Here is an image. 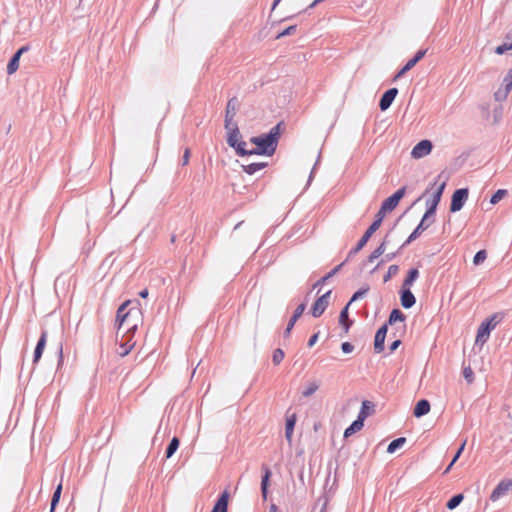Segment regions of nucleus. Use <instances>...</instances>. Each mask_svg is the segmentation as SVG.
Returning a JSON list of instances; mask_svg holds the SVG:
<instances>
[{
  "label": "nucleus",
  "instance_id": "f257e3e1",
  "mask_svg": "<svg viewBox=\"0 0 512 512\" xmlns=\"http://www.w3.org/2000/svg\"><path fill=\"white\" fill-rule=\"evenodd\" d=\"M138 306V300H126L122 304H120V306L117 309L115 319L117 335L126 324H130L131 322H134L139 319L141 310Z\"/></svg>",
  "mask_w": 512,
  "mask_h": 512
},
{
  "label": "nucleus",
  "instance_id": "f03ea898",
  "mask_svg": "<svg viewBox=\"0 0 512 512\" xmlns=\"http://www.w3.org/2000/svg\"><path fill=\"white\" fill-rule=\"evenodd\" d=\"M284 128V121H280L275 126H273L267 133L261 134V140L258 147L262 151L263 156L270 157L274 155Z\"/></svg>",
  "mask_w": 512,
  "mask_h": 512
},
{
  "label": "nucleus",
  "instance_id": "7ed1b4c3",
  "mask_svg": "<svg viewBox=\"0 0 512 512\" xmlns=\"http://www.w3.org/2000/svg\"><path fill=\"white\" fill-rule=\"evenodd\" d=\"M502 318L503 316L500 313H494L481 322L477 329L474 347H479V349L483 347V345L488 341L491 331L502 320Z\"/></svg>",
  "mask_w": 512,
  "mask_h": 512
},
{
  "label": "nucleus",
  "instance_id": "20e7f679",
  "mask_svg": "<svg viewBox=\"0 0 512 512\" xmlns=\"http://www.w3.org/2000/svg\"><path fill=\"white\" fill-rule=\"evenodd\" d=\"M382 222L374 217L373 222L369 225L366 231L363 233L357 244L348 252L346 261L352 259L357 253H359L368 243L372 235L380 228Z\"/></svg>",
  "mask_w": 512,
  "mask_h": 512
},
{
  "label": "nucleus",
  "instance_id": "39448f33",
  "mask_svg": "<svg viewBox=\"0 0 512 512\" xmlns=\"http://www.w3.org/2000/svg\"><path fill=\"white\" fill-rule=\"evenodd\" d=\"M468 196L469 189L467 187L456 189L451 196L450 212L456 213L460 211L468 200Z\"/></svg>",
  "mask_w": 512,
  "mask_h": 512
},
{
  "label": "nucleus",
  "instance_id": "423d86ee",
  "mask_svg": "<svg viewBox=\"0 0 512 512\" xmlns=\"http://www.w3.org/2000/svg\"><path fill=\"white\" fill-rule=\"evenodd\" d=\"M332 294V290H328L323 295L319 296L312 304L310 313L314 318H319L323 315L327 307L329 306V300Z\"/></svg>",
  "mask_w": 512,
  "mask_h": 512
},
{
  "label": "nucleus",
  "instance_id": "0eeeda50",
  "mask_svg": "<svg viewBox=\"0 0 512 512\" xmlns=\"http://www.w3.org/2000/svg\"><path fill=\"white\" fill-rule=\"evenodd\" d=\"M428 49H419L414 56L409 59L406 64L399 69L396 74L394 75L393 80L396 81L399 78L403 77L408 71H410L420 60L423 59V57L426 55Z\"/></svg>",
  "mask_w": 512,
  "mask_h": 512
},
{
  "label": "nucleus",
  "instance_id": "6e6552de",
  "mask_svg": "<svg viewBox=\"0 0 512 512\" xmlns=\"http://www.w3.org/2000/svg\"><path fill=\"white\" fill-rule=\"evenodd\" d=\"M261 471H262L261 483H260L261 496H262L263 501H267L268 495H269V487L271 484L272 471H271L270 467L266 464L262 465Z\"/></svg>",
  "mask_w": 512,
  "mask_h": 512
},
{
  "label": "nucleus",
  "instance_id": "1a4fd4ad",
  "mask_svg": "<svg viewBox=\"0 0 512 512\" xmlns=\"http://www.w3.org/2000/svg\"><path fill=\"white\" fill-rule=\"evenodd\" d=\"M433 144L428 139L419 141L411 150V157L414 159H421L431 153Z\"/></svg>",
  "mask_w": 512,
  "mask_h": 512
},
{
  "label": "nucleus",
  "instance_id": "9d476101",
  "mask_svg": "<svg viewBox=\"0 0 512 512\" xmlns=\"http://www.w3.org/2000/svg\"><path fill=\"white\" fill-rule=\"evenodd\" d=\"M434 221L435 219L427 220L424 217H422L419 224L415 227V229L411 232V234L403 243V246H408L413 241H415L425 230H427L431 226V224Z\"/></svg>",
  "mask_w": 512,
  "mask_h": 512
},
{
  "label": "nucleus",
  "instance_id": "9b49d317",
  "mask_svg": "<svg viewBox=\"0 0 512 512\" xmlns=\"http://www.w3.org/2000/svg\"><path fill=\"white\" fill-rule=\"evenodd\" d=\"M305 309H306V303H301L296 307V309L294 310L292 316L290 317V319L287 323L286 328L284 329V332H283L284 338L290 337L291 332H292L296 322L303 315Z\"/></svg>",
  "mask_w": 512,
  "mask_h": 512
},
{
  "label": "nucleus",
  "instance_id": "f8f14e48",
  "mask_svg": "<svg viewBox=\"0 0 512 512\" xmlns=\"http://www.w3.org/2000/svg\"><path fill=\"white\" fill-rule=\"evenodd\" d=\"M389 327L384 323L377 329L374 337V352L381 353L385 349V339L388 333Z\"/></svg>",
  "mask_w": 512,
  "mask_h": 512
},
{
  "label": "nucleus",
  "instance_id": "ddd939ff",
  "mask_svg": "<svg viewBox=\"0 0 512 512\" xmlns=\"http://www.w3.org/2000/svg\"><path fill=\"white\" fill-rule=\"evenodd\" d=\"M510 490H512V479H503L493 489L490 500L495 502Z\"/></svg>",
  "mask_w": 512,
  "mask_h": 512
},
{
  "label": "nucleus",
  "instance_id": "4468645a",
  "mask_svg": "<svg viewBox=\"0 0 512 512\" xmlns=\"http://www.w3.org/2000/svg\"><path fill=\"white\" fill-rule=\"evenodd\" d=\"M399 90L396 87H392L387 89L381 96L379 100V108L381 111H386L390 108L392 103L394 102L396 96L398 95Z\"/></svg>",
  "mask_w": 512,
  "mask_h": 512
},
{
  "label": "nucleus",
  "instance_id": "2eb2a0df",
  "mask_svg": "<svg viewBox=\"0 0 512 512\" xmlns=\"http://www.w3.org/2000/svg\"><path fill=\"white\" fill-rule=\"evenodd\" d=\"M399 202H397L391 195L387 197L380 206V209L377 211L374 217L383 222L386 213L392 212L397 206Z\"/></svg>",
  "mask_w": 512,
  "mask_h": 512
},
{
  "label": "nucleus",
  "instance_id": "dca6fc26",
  "mask_svg": "<svg viewBox=\"0 0 512 512\" xmlns=\"http://www.w3.org/2000/svg\"><path fill=\"white\" fill-rule=\"evenodd\" d=\"M401 306L404 309H410L416 304V297L412 293L411 288L401 287L399 290Z\"/></svg>",
  "mask_w": 512,
  "mask_h": 512
},
{
  "label": "nucleus",
  "instance_id": "f3484780",
  "mask_svg": "<svg viewBox=\"0 0 512 512\" xmlns=\"http://www.w3.org/2000/svg\"><path fill=\"white\" fill-rule=\"evenodd\" d=\"M230 494L228 490H224L217 497L211 512H228Z\"/></svg>",
  "mask_w": 512,
  "mask_h": 512
},
{
  "label": "nucleus",
  "instance_id": "a211bd4d",
  "mask_svg": "<svg viewBox=\"0 0 512 512\" xmlns=\"http://www.w3.org/2000/svg\"><path fill=\"white\" fill-rule=\"evenodd\" d=\"M349 307L350 303H347L340 311L339 314V325L344 330V333H348L351 326L354 324V320L349 318Z\"/></svg>",
  "mask_w": 512,
  "mask_h": 512
},
{
  "label": "nucleus",
  "instance_id": "6ab92c4d",
  "mask_svg": "<svg viewBox=\"0 0 512 512\" xmlns=\"http://www.w3.org/2000/svg\"><path fill=\"white\" fill-rule=\"evenodd\" d=\"M346 259L340 263L339 265L335 266L332 270H330L327 274H325L323 277L318 279L312 286V289L321 288L330 278L334 277L341 269L342 267L347 263Z\"/></svg>",
  "mask_w": 512,
  "mask_h": 512
},
{
  "label": "nucleus",
  "instance_id": "aec40b11",
  "mask_svg": "<svg viewBox=\"0 0 512 512\" xmlns=\"http://www.w3.org/2000/svg\"><path fill=\"white\" fill-rule=\"evenodd\" d=\"M431 405L427 399H420L414 406L413 415L416 418H421L430 412Z\"/></svg>",
  "mask_w": 512,
  "mask_h": 512
},
{
  "label": "nucleus",
  "instance_id": "412c9836",
  "mask_svg": "<svg viewBox=\"0 0 512 512\" xmlns=\"http://www.w3.org/2000/svg\"><path fill=\"white\" fill-rule=\"evenodd\" d=\"M297 422V415L296 413H292L291 415L286 416L285 420V438L286 440L291 443L295 425Z\"/></svg>",
  "mask_w": 512,
  "mask_h": 512
},
{
  "label": "nucleus",
  "instance_id": "4be33fe9",
  "mask_svg": "<svg viewBox=\"0 0 512 512\" xmlns=\"http://www.w3.org/2000/svg\"><path fill=\"white\" fill-rule=\"evenodd\" d=\"M374 412L375 404L369 400H363L357 417L365 422V419L371 416Z\"/></svg>",
  "mask_w": 512,
  "mask_h": 512
},
{
  "label": "nucleus",
  "instance_id": "5701e85b",
  "mask_svg": "<svg viewBox=\"0 0 512 512\" xmlns=\"http://www.w3.org/2000/svg\"><path fill=\"white\" fill-rule=\"evenodd\" d=\"M406 318V315L399 308H393L384 324L388 327L393 326L396 322H405Z\"/></svg>",
  "mask_w": 512,
  "mask_h": 512
},
{
  "label": "nucleus",
  "instance_id": "b1692460",
  "mask_svg": "<svg viewBox=\"0 0 512 512\" xmlns=\"http://www.w3.org/2000/svg\"><path fill=\"white\" fill-rule=\"evenodd\" d=\"M420 272L417 267H412L407 271L401 287L411 288L416 280L419 278Z\"/></svg>",
  "mask_w": 512,
  "mask_h": 512
},
{
  "label": "nucleus",
  "instance_id": "393cba45",
  "mask_svg": "<svg viewBox=\"0 0 512 512\" xmlns=\"http://www.w3.org/2000/svg\"><path fill=\"white\" fill-rule=\"evenodd\" d=\"M364 427V421L359 419L358 417L344 430V438L347 439L351 435L360 431Z\"/></svg>",
  "mask_w": 512,
  "mask_h": 512
},
{
  "label": "nucleus",
  "instance_id": "a878e982",
  "mask_svg": "<svg viewBox=\"0 0 512 512\" xmlns=\"http://www.w3.org/2000/svg\"><path fill=\"white\" fill-rule=\"evenodd\" d=\"M241 138L242 136L239 127L237 123H234L232 128L230 129V132H227L226 141L228 146L231 147L232 145H235V143Z\"/></svg>",
  "mask_w": 512,
  "mask_h": 512
},
{
  "label": "nucleus",
  "instance_id": "bb28decb",
  "mask_svg": "<svg viewBox=\"0 0 512 512\" xmlns=\"http://www.w3.org/2000/svg\"><path fill=\"white\" fill-rule=\"evenodd\" d=\"M512 50V30L506 34L505 36V42H503L501 45H498L494 52L497 55H503L507 51Z\"/></svg>",
  "mask_w": 512,
  "mask_h": 512
},
{
  "label": "nucleus",
  "instance_id": "cd10ccee",
  "mask_svg": "<svg viewBox=\"0 0 512 512\" xmlns=\"http://www.w3.org/2000/svg\"><path fill=\"white\" fill-rule=\"evenodd\" d=\"M239 107H240V101L238 100V98L236 96H233L227 102L225 115H228V116L231 115L232 117H234L236 115Z\"/></svg>",
  "mask_w": 512,
  "mask_h": 512
},
{
  "label": "nucleus",
  "instance_id": "c85d7f7f",
  "mask_svg": "<svg viewBox=\"0 0 512 512\" xmlns=\"http://www.w3.org/2000/svg\"><path fill=\"white\" fill-rule=\"evenodd\" d=\"M180 446V440L177 436H174L165 449V459L171 458Z\"/></svg>",
  "mask_w": 512,
  "mask_h": 512
},
{
  "label": "nucleus",
  "instance_id": "c756f323",
  "mask_svg": "<svg viewBox=\"0 0 512 512\" xmlns=\"http://www.w3.org/2000/svg\"><path fill=\"white\" fill-rule=\"evenodd\" d=\"M438 205V202L428 199L426 201V210L422 217H424L427 220L434 219Z\"/></svg>",
  "mask_w": 512,
  "mask_h": 512
},
{
  "label": "nucleus",
  "instance_id": "7c9ffc66",
  "mask_svg": "<svg viewBox=\"0 0 512 512\" xmlns=\"http://www.w3.org/2000/svg\"><path fill=\"white\" fill-rule=\"evenodd\" d=\"M267 165H268V163H266V162H255V163H250L248 165H242V169L248 175H253L256 172H258L259 170L267 167Z\"/></svg>",
  "mask_w": 512,
  "mask_h": 512
},
{
  "label": "nucleus",
  "instance_id": "2f4dec72",
  "mask_svg": "<svg viewBox=\"0 0 512 512\" xmlns=\"http://www.w3.org/2000/svg\"><path fill=\"white\" fill-rule=\"evenodd\" d=\"M385 252L384 250V244H379V246L371 252V254L367 257V259L365 261L362 262V268L361 270H363V268L367 265V263H372L374 262L376 259H378L381 255H383Z\"/></svg>",
  "mask_w": 512,
  "mask_h": 512
},
{
  "label": "nucleus",
  "instance_id": "473e14b6",
  "mask_svg": "<svg viewBox=\"0 0 512 512\" xmlns=\"http://www.w3.org/2000/svg\"><path fill=\"white\" fill-rule=\"evenodd\" d=\"M20 56L16 53H14L11 58L9 59L8 61V64H7V67H6V71H7V74L8 75H12L14 74L18 68H19V63H20Z\"/></svg>",
  "mask_w": 512,
  "mask_h": 512
},
{
  "label": "nucleus",
  "instance_id": "72a5a7b5",
  "mask_svg": "<svg viewBox=\"0 0 512 512\" xmlns=\"http://www.w3.org/2000/svg\"><path fill=\"white\" fill-rule=\"evenodd\" d=\"M62 493V482H60L55 488L50 502V512H54L61 498Z\"/></svg>",
  "mask_w": 512,
  "mask_h": 512
},
{
  "label": "nucleus",
  "instance_id": "f704fd0d",
  "mask_svg": "<svg viewBox=\"0 0 512 512\" xmlns=\"http://www.w3.org/2000/svg\"><path fill=\"white\" fill-rule=\"evenodd\" d=\"M406 441H407V439L405 437H398V438L392 440L387 447V452L389 454L395 453L398 449H400L406 443Z\"/></svg>",
  "mask_w": 512,
  "mask_h": 512
},
{
  "label": "nucleus",
  "instance_id": "c9c22d12",
  "mask_svg": "<svg viewBox=\"0 0 512 512\" xmlns=\"http://www.w3.org/2000/svg\"><path fill=\"white\" fill-rule=\"evenodd\" d=\"M463 500L464 495L462 493H457L446 502V508L448 510H454L462 503Z\"/></svg>",
  "mask_w": 512,
  "mask_h": 512
},
{
  "label": "nucleus",
  "instance_id": "e433bc0d",
  "mask_svg": "<svg viewBox=\"0 0 512 512\" xmlns=\"http://www.w3.org/2000/svg\"><path fill=\"white\" fill-rule=\"evenodd\" d=\"M231 148H233L235 153L240 157H244L248 153V149H246V142L242 139H239L235 145L231 146Z\"/></svg>",
  "mask_w": 512,
  "mask_h": 512
},
{
  "label": "nucleus",
  "instance_id": "4c0bfd02",
  "mask_svg": "<svg viewBox=\"0 0 512 512\" xmlns=\"http://www.w3.org/2000/svg\"><path fill=\"white\" fill-rule=\"evenodd\" d=\"M369 290H370L369 285L362 286L356 292L353 293V295L351 296V298L348 301V303L351 304L352 302L357 301V300L363 298L369 292Z\"/></svg>",
  "mask_w": 512,
  "mask_h": 512
},
{
  "label": "nucleus",
  "instance_id": "58836bf2",
  "mask_svg": "<svg viewBox=\"0 0 512 512\" xmlns=\"http://www.w3.org/2000/svg\"><path fill=\"white\" fill-rule=\"evenodd\" d=\"M501 88H503V90L506 91V93H508V94L511 91V89H512V68L509 69L507 74L504 76Z\"/></svg>",
  "mask_w": 512,
  "mask_h": 512
},
{
  "label": "nucleus",
  "instance_id": "ea45409f",
  "mask_svg": "<svg viewBox=\"0 0 512 512\" xmlns=\"http://www.w3.org/2000/svg\"><path fill=\"white\" fill-rule=\"evenodd\" d=\"M508 191L506 189H498L494 192L490 198V203L492 205H496L499 201H501L506 195Z\"/></svg>",
  "mask_w": 512,
  "mask_h": 512
},
{
  "label": "nucleus",
  "instance_id": "a19ab883",
  "mask_svg": "<svg viewBox=\"0 0 512 512\" xmlns=\"http://www.w3.org/2000/svg\"><path fill=\"white\" fill-rule=\"evenodd\" d=\"M446 181H443L433 192L431 200L436 201L440 203L442 199V195L444 193L445 187H446Z\"/></svg>",
  "mask_w": 512,
  "mask_h": 512
},
{
  "label": "nucleus",
  "instance_id": "79ce46f5",
  "mask_svg": "<svg viewBox=\"0 0 512 512\" xmlns=\"http://www.w3.org/2000/svg\"><path fill=\"white\" fill-rule=\"evenodd\" d=\"M487 258V252L484 249H481L476 252V254L473 257V264L475 266L481 265Z\"/></svg>",
  "mask_w": 512,
  "mask_h": 512
},
{
  "label": "nucleus",
  "instance_id": "37998d69",
  "mask_svg": "<svg viewBox=\"0 0 512 512\" xmlns=\"http://www.w3.org/2000/svg\"><path fill=\"white\" fill-rule=\"evenodd\" d=\"M285 357V353L281 348H276L272 354V362L274 365H279Z\"/></svg>",
  "mask_w": 512,
  "mask_h": 512
},
{
  "label": "nucleus",
  "instance_id": "c03bdc74",
  "mask_svg": "<svg viewBox=\"0 0 512 512\" xmlns=\"http://www.w3.org/2000/svg\"><path fill=\"white\" fill-rule=\"evenodd\" d=\"M319 388L317 382L313 381L308 384V386L302 391L303 397H310L313 395Z\"/></svg>",
  "mask_w": 512,
  "mask_h": 512
},
{
  "label": "nucleus",
  "instance_id": "a18cd8bd",
  "mask_svg": "<svg viewBox=\"0 0 512 512\" xmlns=\"http://www.w3.org/2000/svg\"><path fill=\"white\" fill-rule=\"evenodd\" d=\"M399 271V266L396 264L390 265L387 273L383 277L384 282H388L393 276H395Z\"/></svg>",
  "mask_w": 512,
  "mask_h": 512
},
{
  "label": "nucleus",
  "instance_id": "49530a36",
  "mask_svg": "<svg viewBox=\"0 0 512 512\" xmlns=\"http://www.w3.org/2000/svg\"><path fill=\"white\" fill-rule=\"evenodd\" d=\"M44 348L41 347V346H38L36 344L35 346V349H34V352H33V359H32V364L33 366H35L36 364H38V362L40 361L42 355H43V352H44Z\"/></svg>",
  "mask_w": 512,
  "mask_h": 512
},
{
  "label": "nucleus",
  "instance_id": "de8ad7c7",
  "mask_svg": "<svg viewBox=\"0 0 512 512\" xmlns=\"http://www.w3.org/2000/svg\"><path fill=\"white\" fill-rule=\"evenodd\" d=\"M296 29H297V25H291V26L285 28L284 30H282L281 32H279L275 38L281 39L283 37L290 36L295 33Z\"/></svg>",
  "mask_w": 512,
  "mask_h": 512
},
{
  "label": "nucleus",
  "instance_id": "09e8293b",
  "mask_svg": "<svg viewBox=\"0 0 512 512\" xmlns=\"http://www.w3.org/2000/svg\"><path fill=\"white\" fill-rule=\"evenodd\" d=\"M397 257V253H394V252H390V253H387L385 254L384 256V259H382L372 270H371V273H374L378 268L379 266L384 262V261H392L394 260L395 258Z\"/></svg>",
  "mask_w": 512,
  "mask_h": 512
},
{
  "label": "nucleus",
  "instance_id": "8fccbe9b",
  "mask_svg": "<svg viewBox=\"0 0 512 512\" xmlns=\"http://www.w3.org/2000/svg\"><path fill=\"white\" fill-rule=\"evenodd\" d=\"M47 338H48V331L46 329H42L40 337H39V339H38L36 344L38 346H41V347H43L45 349L46 344H47Z\"/></svg>",
  "mask_w": 512,
  "mask_h": 512
},
{
  "label": "nucleus",
  "instance_id": "3c124183",
  "mask_svg": "<svg viewBox=\"0 0 512 512\" xmlns=\"http://www.w3.org/2000/svg\"><path fill=\"white\" fill-rule=\"evenodd\" d=\"M463 377L468 383H472L474 381V372L470 366L463 369Z\"/></svg>",
  "mask_w": 512,
  "mask_h": 512
},
{
  "label": "nucleus",
  "instance_id": "603ef678",
  "mask_svg": "<svg viewBox=\"0 0 512 512\" xmlns=\"http://www.w3.org/2000/svg\"><path fill=\"white\" fill-rule=\"evenodd\" d=\"M405 194H406V186H403V187L399 188L398 190H396L391 196L397 202H400L402 200V198L405 196Z\"/></svg>",
  "mask_w": 512,
  "mask_h": 512
},
{
  "label": "nucleus",
  "instance_id": "864d4df0",
  "mask_svg": "<svg viewBox=\"0 0 512 512\" xmlns=\"http://www.w3.org/2000/svg\"><path fill=\"white\" fill-rule=\"evenodd\" d=\"M465 445H466V440H464L462 442V444L458 447L457 451L455 452L453 458H452V464H455L458 459L460 458V456L462 455L464 449H465Z\"/></svg>",
  "mask_w": 512,
  "mask_h": 512
},
{
  "label": "nucleus",
  "instance_id": "5fc2aeb1",
  "mask_svg": "<svg viewBox=\"0 0 512 512\" xmlns=\"http://www.w3.org/2000/svg\"><path fill=\"white\" fill-rule=\"evenodd\" d=\"M190 156H191V150H190V148L187 147V148H185L182 159L180 160V165L186 166L189 163Z\"/></svg>",
  "mask_w": 512,
  "mask_h": 512
},
{
  "label": "nucleus",
  "instance_id": "6e6d98bb",
  "mask_svg": "<svg viewBox=\"0 0 512 512\" xmlns=\"http://www.w3.org/2000/svg\"><path fill=\"white\" fill-rule=\"evenodd\" d=\"M508 96V93L503 90V88H499L495 93L494 97L496 101H504Z\"/></svg>",
  "mask_w": 512,
  "mask_h": 512
},
{
  "label": "nucleus",
  "instance_id": "4d7b16f0",
  "mask_svg": "<svg viewBox=\"0 0 512 512\" xmlns=\"http://www.w3.org/2000/svg\"><path fill=\"white\" fill-rule=\"evenodd\" d=\"M341 350L344 354H349L354 350V345L351 342H343L341 343Z\"/></svg>",
  "mask_w": 512,
  "mask_h": 512
},
{
  "label": "nucleus",
  "instance_id": "13d9d810",
  "mask_svg": "<svg viewBox=\"0 0 512 512\" xmlns=\"http://www.w3.org/2000/svg\"><path fill=\"white\" fill-rule=\"evenodd\" d=\"M321 502H322V506H321L320 512H326L327 505H328V502H329V498L324 494V495H322L321 497L318 498L317 504H319Z\"/></svg>",
  "mask_w": 512,
  "mask_h": 512
},
{
  "label": "nucleus",
  "instance_id": "bf43d9fd",
  "mask_svg": "<svg viewBox=\"0 0 512 512\" xmlns=\"http://www.w3.org/2000/svg\"><path fill=\"white\" fill-rule=\"evenodd\" d=\"M132 348V345H128L127 343H121L120 344V351H118V354L121 356V357H124L126 356L130 350Z\"/></svg>",
  "mask_w": 512,
  "mask_h": 512
},
{
  "label": "nucleus",
  "instance_id": "052dcab7",
  "mask_svg": "<svg viewBox=\"0 0 512 512\" xmlns=\"http://www.w3.org/2000/svg\"><path fill=\"white\" fill-rule=\"evenodd\" d=\"M57 355H58V368L63 364V344L60 341L57 345Z\"/></svg>",
  "mask_w": 512,
  "mask_h": 512
},
{
  "label": "nucleus",
  "instance_id": "680f3d73",
  "mask_svg": "<svg viewBox=\"0 0 512 512\" xmlns=\"http://www.w3.org/2000/svg\"><path fill=\"white\" fill-rule=\"evenodd\" d=\"M233 118L231 115H225V120H224V127L225 129L227 130V132H230V129L232 128L233 124L235 122H233Z\"/></svg>",
  "mask_w": 512,
  "mask_h": 512
},
{
  "label": "nucleus",
  "instance_id": "e2e57ef3",
  "mask_svg": "<svg viewBox=\"0 0 512 512\" xmlns=\"http://www.w3.org/2000/svg\"><path fill=\"white\" fill-rule=\"evenodd\" d=\"M126 331L125 333L131 334L134 333L138 328V320L131 322L130 324H126Z\"/></svg>",
  "mask_w": 512,
  "mask_h": 512
},
{
  "label": "nucleus",
  "instance_id": "0e129e2a",
  "mask_svg": "<svg viewBox=\"0 0 512 512\" xmlns=\"http://www.w3.org/2000/svg\"><path fill=\"white\" fill-rule=\"evenodd\" d=\"M319 334H320V332H315L310 336V338L307 342V346L309 348L313 347L316 344V342L318 341V338H319Z\"/></svg>",
  "mask_w": 512,
  "mask_h": 512
},
{
  "label": "nucleus",
  "instance_id": "69168bd1",
  "mask_svg": "<svg viewBox=\"0 0 512 512\" xmlns=\"http://www.w3.org/2000/svg\"><path fill=\"white\" fill-rule=\"evenodd\" d=\"M402 216H400L396 222L394 223V225L392 226V228L390 229V231L385 235L383 241L380 243V244H384V250H386V247H387V244L389 243V240H388V237H389V234L390 232L396 227V225L398 224V222L400 221Z\"/></svg>",
  "mask_w": 512,
  "mask_h": 512
},
{
  "label": "nucleus",
  "instance_id": "338daca9",
  "mask_svg": "<svg viewBox=\"0 0 512 512\" xmlns=\"http://www.w3.org/2000/svg\"><path fill=\"white\" fill-rule=\"evenodd\" d=\"M401 344H402L401 339H396V340L392 341L389 345L390 353H393L394 351H396Z\"/></svg>",
  "mask_w": 512,
  "mask_h": 512
},
{
  "label": "nucleus",
  "instance_id": "774afa93",
  "mask_svg": "<svg viewBox=\"0 0 512 512\" xmlns=\"http://www.w3.org/2000/svg\"><path fill=\"white\" fill-rule=\"evenodd\" d=\"M29 50H30V45L26 44V45L21 46L15 53L21 57L24 53L28 52Z\"/></svg>",
  "mask_w": 512,
  "mask_h": 512
}]
</instances>
